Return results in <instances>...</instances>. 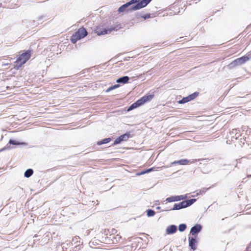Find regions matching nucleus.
<instances>
[{
    "label": "nucleus",
    "instance_id": "1",
    "mask_svg": "<svg viewBox=\"0 0 251 251\" xmlns=\"http://www.w3.org/2000/svg\"><path fill=\"white\" fill-rule=\"evenodd\" d=\"M32 53V50H29L19 54L14 62L13 68L16 70L20 69L30 58Z\"/></svg>",
    "mask_w": 251,
    "mask_h": 251
},
{
    "label": "nucleus",
    "instance_id": "2",
    "mask_svg": "<svg viewBox=\"0 0 251 251\" xmlns=\"http://www.w3.org/2000/svg\"><path fill=\"white\" fill-rule=\"evenodd\" d=\"M121 27L120 24H117L106 29L102 25L97 26L95 29V33L98 35H102L111 33L113 31H117Z\"/></svg>",
    "mask_w": 251,
    "mask_h": 251
},
{
    "label": "nucleus",
    "instance_id": "3",
    "mask_svg": "<svg viewBox=\"0 0 251 251\" xmlns=\"http://www.w3.org/2000/svg\"><path fill=\"white\" fill-rule=\"evenodd\" d=\"M251 58V50L247 53L245 55L238 58L228 64V67L230 69H232L237 66L241 65L248 62Z\"/></svg>",
    "mask_w": 251,
    "mask_h": 251
},
{
    "label": "nucleus",
    "instance_id": "4",
    "mask_svg": "<svg viewBox=\"0 0 251 251\" xmlns=\"http://www.w3.org/2000/svg\"><path fill=\"white\" fill-rule=\"evenodd\" d=\"M88 34L85 28L82 27L79 28L71 37V41L75 44L78 40L86 37Z\"/></svg>",
    "mask_w": 251,
    "mask_h": 251
},
{
    "label": "nucleus",
    "instance_id": "5",
    "mask_svg": "<svg viewBox=\"0 0 251 251\" xmlns=\"http://www.w3.org/2000/svg\"><path fill=\"white\" fill-rule=\"evenodd\" d=\"M154 97V95H146L141 98L140 99L137 100L135 102L132 104L129 108L128 111L131 110L134 108H136L143 104L145 102L151 100Z\"/></svg>",
    "mask_w": 251,
    "mask_h": 251
},
{
    "label": "nucleus",
    "instance_id": "6",
    "mask_svg": "<svg viewBox=\"0 0 251 251\" xmlns=\"http://www.w3.org/2000/svg\"><path fill=\"white\" fill-rule=\"evenodd\" d=\"M196 201V199H191L184 201L179 203H175L171 210H179L181 208H186L192 205Z\"/></svg>",
    "mask_w": 251,
    "mask_h": 251
},
{
    "label": "nucleus",
    "instance_id": "7",
    "mask_svg": "<svg viewBox=\"0 0 251 251\" xmlns=\"http://www.w3.org/2000/svg\"><path fill=\"white\" fill-rule=\"evenodd\" d=\"M139 0H131L130 1L121 6L118 9V12L120 13L124 12H131L134 11V10L132 9V8L133 7V5L131 6V5L135 3H137V2L139 1Z\"/></svg>",
    "mask_w": 251,
    "mask_h": 251
},
{
    "label": "nucleus",
    "instance_id": "8",
    "mask_svg": "<svg viewBox=\"0 0 251 251\" xmlns=\"http://www.w3.org/2000/svg\"><path fill=\"white\" fill-rule=\"evenodd\" d=\"M151 0H142L140 2H137L138 3L135 5H133V7L132 9L138 10L147 6Z\"/></svg>",
    "mask_w": 251,
    "mask_h": 251
},
{
    "label": "nucleus",
    "instance_id": "9",
    "mask_svg": "<svg viewBox=\"0 0 251 251\" xmlns=\"http://www.w3.org/2000/svg\"><path fill=\"white\" fill-rule=\"evenodd\" d=\"M130 136V134L129 133H126L120 136L114 141V145L120 144L123 141H126L129 139Z\"/></svg>",
    "mask_w": 251,
    "mask_h": 251
},
{
    "label": "nucleus",
    "instance_id": "10",
    "mask_svg": "<svg viewBox=\"0 0 251 251\" xmlns=\"http://www.w3.org/2000/svg\"><path fill=\"white\" fill-rule=\"evenodd\" d=\"M186 198H187V197L186 196H184V195L173 196V197H170L167 198L166 199V201L168 202L177 201H180L181 200H183L185 199Z\"/></svg>",
    "mask_w": 251,
    "mask_h": 251
},
{
    "label": "nucleus",
    "instance_id": "11",
    "mask_svg": "<svg viewBox=\"0 0 251 251\" xmlns=\"http://www.w3.org/2000/svg\"><path fill=\"white\" fill-rule=\"evenodd\" d=\"M196 237L197 236L189 237V245L193 250H195L197 249V241L196 240Z\"/></svg>",
    "mask_w": 251,
    "mask_h": 251
},
{
    "label": "nucleus",
    "instance_id": "12",
    "mask_svg": "<svg viewBox=\"0 0 251 251\" xmlns=\"http://www.w3.org/2000/svg\"><path fill=\"white\" fill-rule=\"evenodd\" d=\"M201 226L200 225H196L192 227L190 230V233L195 235L201 231Z\"/></svg>",
    "mask_w": 251,
    "mask_h": 251
},
{
    "label": "nucleus",
    "instance_id": "13",
    "mask_svg": "<svg viewBox=\"0 0 251 251\" xmlns=\"http://www.w3.org/2000/svg\"><path fill=\"white\" fill-rule=\"evenodd\" d=\"M113 242V244H116L120 243L122 240V236L120 234H111V237Z\"/></svg>",
    "mask_w": 251,
    "mask_h": 251
},
{
    "label": "nucleus",
    "instance_id": "14",
    "mask_svg": "<svg viewBox=\"0 0 251 251\" xmlns=\"http://www.w3.org/2000/svg\"><path fill=\"white\" fill-rule=\"evenodd\" d=\"M177 231V227L175 225H171L168 226L166 229V233L168 234H171L176 232Z\"/></svg>",
    "mask_w": 251,
    "mask_h": 251
},
{
    "label": "nucleus",
    "instance_id": "15",
    "mask_svg": "<svg viewBox=\"0 0 251 251\" xmlns=\"http://www.w3.org/2000/svg\"><path fill=\"white\" fill-rule=\"evenodd\" d=\"M105 237L104 239H102V240L101 241L102 243H103L108 245H112L113 244V242L112 241V239L111 237V234L108 235H104Z\"/></svg>",
    "mask_w": 251,
    "mask_h": 251
},
{
    "label": "nucleus",
    "instance_id": "16",
    "mask_svg": "<svg viewBox=\"0 0 251 251\" xmlns=\"http://www.w3.org/2000/svg\"><path fill=\"white\" fill-rule=\"evenodd\" d=\"M129 80V77L127 76H123L119 78L116 81L118 83H123L124 84L126 83Z\"/></svg>",
    "mask_w": 251,
    "mask_h": 251
},
{
    "label": "nucleus",
    "instance_id": "17",
    "mask_svg": "<svg viewBox=\"0 0 251 251\" xmlns=\"http://www.w3.org/2000/svg\"><path fill=\"white\" fill-rule=\"evenodd\" d=\"M33 171L32 169H27L25 173V176L26 177H29L32 175Z\"/></svg>",
    "mask_w": 251,
    "mask_h": 251
},
{
    "label": "nucleus",
    "instance_id": "18",
    "mask_svg": "<svg viewBox=\"0 0 251 251\" xmlns=\"http://www.w3.org/2000/svg\"><path fill=\"white\" fill-rule=\"evenodd\" d=\"M199 95V93L198 92H195L190 95H189L188 97V98H189V100L190 101L195 99L196 97H197Z\"/></svg>",
    "mask_w": 251,
    "mask_h": 251
},
{
    "label": "nucleus",
    "instance_id": "19",
    "mask_svg": "<svg viewBox=\"0 0 251 251\" xmlns=\"http://www.w3.org/2000/svg\"><path fill=\"white\" fill-rule=\"evenodd\" d=\"M199 95V93L198 92H195L190 95H189L188 97V98H189V100L190 101L195 99L196 97H197Z\"/></svg>",
    "mask_w": 251,
    "mask_h": 251
},
{
    "label": "nucleus",
    "instance_id": "20",
    "mask_svg": "<svg viewBox=\"0 0 251 251\" xmlns=\"http://www.w3.org/2000/svg\"><path fill=\"white\" fill-rule=\"evenodd\" d=\"M178 164H179V165H187L189 163V161L188 160H187L186 159H181V160H178Z\"/></svg>",
    "mask_w": 251,
    "mask_h": 251
},
{
    "label": "nucleus",
    "instance_id": "21",
    "mask_svg": "<svg viewBox=\"0 0 251 251\" xmlns=\"http://www.w3.org/2000/svg\"><path fill=\"white\" fill-rule=\"evenodd\" d=\"M111 141V139L109 138H105L100 141L98 142V145H100L102 144H106L109 142Z\"/></svg>",
    "mask_w": 251,
    "mask_h": 251
},
{
    "label": "nucleus",
    "instance_id": "22",
    "mask_svg": "<svg viewBox=\"0 0 251 251\" xmlns=\"http://www.w3.org/2000/svg\"><path fill=\"white\" fill-rule=\"evenodd\" d=\"M147 215L149 217L153 216L155 215V212L154 210L152 209H148L147 211Z\"/></svg>",
    "mask_w": 251,
    "mask_h": 251
},
{
    "label": "nucleus",
    "instance_id": "23",
    "mask_svg": "<svg viewBox=\"0 0 251 251\" xmlns=\"http://www.w3.org/2000/svg\"><path fill=\"white\" fill-rule=\"evenodd\" d=\"M188 101H190V100H189V98H188V97H186L183 98L181 100L178 101V103H180V104H182V103H186V102H187Z\"/></svg>",
    "mask_w": 251,
    "mask_h": 251
},
{
    "label": "nucleus",
    "instance_id": "24",
    "mask_svg": "<svg viewBox=\"0 0 251 251\" xmlns=\"http://www.w3.org/2000/svg\"><path fill=\"white\" fill-rule=\"evenodd\" d=\"M186 228V225L184 224H180L178 226V229L180 231H184Z\"/></svg>",
    "mask_w": 251,
    "mask_h": 251
},
{
    "label": "nucleus",
    "instance_id": "25",
    "mask_svg": "<svg viewBox=\"0 0 251 251\" xmlns=\"http://www.w3.org/2000/svg\"><path fill=\"white\" fill-rule=\"evenodd\" d=\"M9 143L10 144H12V145H19V143H18L17 142H16V141L15 140H11L10 139L9 141Z\"/></svg>",
    "mask_w": 251,
    "mask_h": 251
},
{
    "label": "nucleus",
    "instance_id": "26",
    "mask_svg": "<svg viewBox=\"0 0 251 251\" xmlns=\"http://www.w3.org/2000/svg\"><path fill=\"white\" fill-rule=\"evenodd\" d=\"M141 17L146 20L147 19L150 18L151 16L150 14H146L145 15H142Z\"/></svg>",
    "mask_w": 251,
    "mask_h": 251
},
{
    "label": "nucleus",
    "instance_id": "27",
    "mask_svg": "<svg viewBox=\"0 0 251 251\" xmlns=\"http://www.w3.org/2000/svg\"><path fill=\"white\" fill-rule=\"evenodd\" d=\"M153 170V168H151V169H147V170L141 173L140 174V175H143V174H144L145 173H149L150 172H151V171Z\"/></svg>",
    "mask_w": 251,
    "mask_h": 251
},
{
    "label": "nucleus",
    "instance_id": "28",
    "mask_svg": "<svg viewBox=\"0 0 251 251\" xmlns=\"http://www.w3.org/2000/svg\"><path fill=\"white\" fill-rule=\"evenodd\" d=\"M113 90V87L112 86L109 87L106 91V92H108L111 90Z\"/></svg>",
    "mask_w": 251,
    "mask_h": 251
},
{
    "label": "nucleus",
    "instance_id": "29",
    "mask_svg": "<svg viewBox=\"0 0 251 251\" xmlns=\"http://www.w3.org/2000/svg\"><path fill=\"white\" fill-rule=\"evenodd\" d=\"M112 87H113V89H116V88H117L119 87V85H118V84H115V85H113V86H112Z\"/></svg>",
    "mask_w": 251,
    "mask_h": 251
},
{
    "label": "nucleus",
    "instance_id": "30",
    "mask_svg": "<svg viewBox=\"0 0 251 251\" xmlns=\"http://www.w3.org/2000/svg\"><path fill=\"white\" fill-rule=\"evenodd\" d=\"M204 193V191L203 190H202V191H200L199 193H197V194L202 195Z\"/></svg>",
    "mask_w": 251,
    "mask_h": 251
},
{
    "label": "nucleus",
    "instance_id": "31",
    "mask_svg": "<svg viewBox=\"0 0 251 251\" xmlns=\"http://www.w3.org/2000/svg\"><path fill=\"white\" fill-rule=\"evenodd\" d=\"M6 149H7V148L6 147H4V148L0 149V152H1L2 151H4V150H5Z\"/></svg>",
    "mask_w": 251,
    "mask_h": 251
},
{
    "label": "nucleus",
    "instance_id": "32",
    "mask_svg": "<svg viewBox=\"0 0 251 251\" xmlns=\"http://www.w3.org/2000/svg\"><path fill=\"white\" fill-rule=\"evenodd\" d=\"M178 164V161H175L172 163V164Z\"/></svg>",
    "mask_w": 251,
    "mask_h": 251
},
{
    "label": "nucleus",
    "instance_id": "33",
    "mask_svg": "<svg viewBox=\"0 0 251 251\" xmlns=\"http://www.w3.org/2000/svg\"><path fill=\"white\" fill-rule=\"evenodd\" d=\"M10 64L9 63H4V64H3L2 65V66H8V65H9Z\"/></svg>",
    "mask_w": 251,
    "mask_h": 251
}]
</instances>
